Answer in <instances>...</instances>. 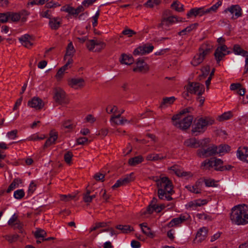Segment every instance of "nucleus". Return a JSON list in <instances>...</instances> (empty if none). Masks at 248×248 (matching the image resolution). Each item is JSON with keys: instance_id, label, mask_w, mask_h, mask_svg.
<instances>
[{"instance_id": "obj_1", "label": "nucleus", "mask_w": 248, "mask_h": 248, "mask_svg": "<svg viewBox=\"0 0 248 248\" xmlns=\"http://www.w3.org/2000/svg\"><path fill=\"white\" fill-rule=\"evenodd\" d=\"M154 180L156 182L158 187V196L160 200L166 199L167 201L172 200L169 194L174 193L171 182L167 177H156Z\"/></svg>"}, {"instance_id": "obj_2", "label": "nucleus", "mask_w": 248, "mask_h": 248, "mask_svg": "<svg viewBox=\"0 0 248 248\" xmlns=\"http://www.w3.org/2000/svg\"><path fill=\"white\" fill-rule=\"evenodd\" d=\"M232 223L240 225L248 223V205H237L233 207L230 215Z\"/></svg>"}, {"instance_id": "obj_3", "label": "nucleus", "mask_w": 248, "mask_h": 248, "mask_svg": "<svg viewBox=\"0 0 248 248\" xmlns=\"http://www.w3.org/2000/svg\"><path fill=\"white\" fill-rule=\"evenodd\" d=\"M214 123V120L211 117H201L194 123L192 126L191 132L195 136H197L203 133L208 126L213 124Z\"/></svg>"}, {"instance_id": "obj_4", "label": "nucleus", "mask_w": 248, "mask_h": 248, "mask_svg": "<svg viewBox=\"0 0 248 248\" xmlns=\"http://www.w3.org/2000/svg\"><path fill=\"white\" fill-rule=\"evenodd\" d=\"M193 118L192 115L182 118L180 114L174 115L171 120L173 124L177 128L184 130L188 129L191 125Z\"/></svg>"}, {"instance_id": "obj_5", "label": "nucleus", "mask_w": 248, "mask_h": 248, "mask_svg": "<svg viewBox=\"0 0 248 248\" xmlns=\"http://www.w3.org/2000/svg\"><path fill=\"white\" fill-rule=\"evenodd\" d=\"M211 51L210 48L206 47L205 45H203L199 48V52L192 59L191 63L194 66H197L200 64L204 59L207 55Z\"/></svg>"}, {"instance_id": "obj_6", "label": "nucleus", "mask_w": 248, "mask_h": 248, "mask_svg": "<svg viewBox=\"0 0 248 248\" xmlns=\"http://www.w3.org/2000/svg\"><path fill=\"white\" fill-rule=\"evenodd\" d=\"M106 46L103 41L95 39L88 40L86 42V46L89 51L93 52H100Z\"/></svg>"}, {"instance_id": "obj_7", "label": "nucleus", "mask_w": 248, "mask_h": 248, "mask_svg": "<svg viewBox=\"0 0 248 248\" xmlns=\"http://www.w3.org/2000/svg\"><path fill=\"white\" fill-rule=\"evenodd\" d=\"M188 93L192 94H197L199 95H202L204 92L203 85L198 82H191L186 87Z\"/></svg>"}, {"instance_id": "obj_8", "label": "nucleus", "mask_w": 248, "mask_h": 248, "mask_svg": "<svg viewBox=\"0 0 248 248\" xmlns=\"http://www.w3.org/2000/svg\"><path fill=\"white\" fill-rule=\"evenodd\" d=\"M209 142V139H205L202 141L197 140L195 138H190L184 141V145L188 147L197 148L203 146Z\"/></svg>"}, {"instance_id": "obj_9", "label": "nucleus", "mask_w": 248, "mask_h": 248, "mask_svg": "<svg viewBox=\"0 0 248 248\" xmlns=\"http://www.w3.org/2000/svg\"><path fill=\"white\" fill-rule=\"evenodd\" d=\"M53 99L56 103L60 105L67 103L65 98V93L60 88H56L54 89Z\"/></svg>"}, {"instance_id": "obj_10", "label": "nucleus", "mask_w": 248, "mask_h": 248, "mask_svg": "<svg viewBox=\"0 0 248 248\" xmlns=\"http://www.w3.org/2000/svg\"><path fill=\"white\" fill-rule=\"evenodd\" d=\"M154 48V46L151 44H146L136 48L133 51V55H143L152 52Z\"/></svg>"}, {"instance_id": "obj_11", "label": "nucleus", "mask_w": 248, "mask_h": 248, "mask_svg": "<svg viewBox=\"0 0 248 248\" xmlns=\"http://www.w3.org/2000/svg\"><path fill=\"white\" fill-rule=\"evenodd\" d=\"M217 146L213 145L206 149H201L197 151V155L200 157L204 158L216 154Z\"/></svg>"}, {"instance_id": "obj_12", "label": "nucleus", "mask_w": 248, "mask_h": 248, "mask_svg": "<svg viewBox=\"0 0 248 248\" xmlns=\"http://www.w3.org/2000/svg\"><path fill=\"white\" fill-rule=\"evenodd\" d=\"M28 105L36 110H39L43 108L45 106V103L39 97H34L28 101Z\"/></svg>"}, {"instance_id": "obj_13", "label": "nucleus", "mask_w": 248, "mask_h": 248, "mask_svg": "<svg viewBox=\"0 0 248 248\" xmlns=\"http://www.w3.org/2000/svg\"><path fill=\"white\" fill-rule=\"evenodd\" d=\"M149 70L148 65L143 60H139L136 62V66L133 69L134 72L146 73Z\"/></svg>"}, {"instance_id": "obj_14", "label": "nucleus", "mask_w": 248, "mask_h": 248, "mask_svg": "<svg viewBox=\"0 0 248 248\" xmlns=\"http://www.w3.org/2000/svg\"><path fill=\"white\" fill-rule=\"evenodd\" d=\"M68 85L72 88L78 89L84 85V80L82 78H73L68 81Z\"/></svg>"}, {"instance_id": "obj_15", "label": "nucleus", "mask_w": 248, "mask_h": 248, "mask_svg": "<svg viewBox=\"0 0 248 248\" xmlns=\"http://www.w3.org/2000/svg\"><path fill=\"white\" fill-rule=\"evenodd\" d=\"M19 40L21 44L26 48H30L32 45V41L33 39L31 36L28 34H26L19 38Z\"/></svg>"}, {"instance_id": "obj_16", "label": "nucleus", "mask_w": 248, "mask_h": 248, "mask_svg": "<svg viewBox=\"0 0 248 248\" xmlns=\"http://www.w3.org/2000/svg\"><path fill=\"white\" fill-rule=\"evenodd\" d=\"M237 156L241 160L248 162V148L240 147L237 151Z\"/></svg>"}, {"instance_id": "obj_17", "label": "nucleus", "mask_w": 248, "mask_h": 248, "mask_svg": "<svg viewBox=\"0 0 248 248\" xmlns=\"http://www.w3.org/2000/svg\"><path fill=\"white\" fill-rule=\"evenodd\" d=\"M8 224L9 226L15 228L21 229L22 227V223L18 219V216L16 214H14L12 217L9 220Z\"/></svg>"}, {"instance_id": "obj_18", "label": "nucleus", "mask_w": 248, "mask_h": 248, "mask_svg": "<svg viewBox=\"0 0 248 248\" xmlns=\"http://www.w3.org/2000/svg\"><path fill=\"white\" fill-rule=\"evenodd\" d=\"M227 11H229L232 14L234 15V17L233 16L232 17L237 18L241 16V9L238 5H232L230 8L225 10L226 12Z\"/></svg>"}, {"instance_id": "obj_19", "label": "nucleus", "mask_w": 248, "mask_h": 248, "mask_svg": "<svg viewBox=\"0 0 248 248\" xmlns=\"http://www.w3.org/2000/svg\"><path fill=\"white\" fill-rule=\"evenodd\" d=\"M62 24V21L59 17H52L49 20L48 24L52 30H57Z\"/></svg>"}, {"instance_id": "obj_20", "label": "nucleus", "mask_w": 248, "mask_h": 248, "mask_svg": "<svg viewBox=\"0 0 248 248\" xmlns=\"http://www.w3.org/2000/svg\"><path fill=\"white\" fill-rule=\"evenodd\" d=\"M207 234V229L205 227L201 228L197 232L196 236V240L198 243H201L204 240Z\"/></svg>"}, {"instance_id": "obj_21", "label": "nucleus", "mask_w": 248, "mask_h": 248, "mask_svg": "<svg viewBox=\"0 0 248 248\" xmlns=\"http://www.w3.org/2000/svg\"><path fill=\"white\" fill-rule=\"evenodd\" d=\"M205 14V10H204L203 8H193L189 11V12L187 14L186 16H187L188 17H189L192 16H202Z\"/></svg>"}, {"instance_id": "obj_22", "label": "nucleus", "mask_w": 248, "mask_h": 248, "mask_svg": "<svg viewBox=\"0 0 248 248\" xmlns=\"http://www.w3.org/2000/svg\"><path fill=\"white\" fill-rule=\"evenodd\" d=\"M201 169L204 170H210L214 168V159H206L201 165Z\"/></svg>"}, {"instance_id": "obj_23", "label": "nucleus", "mask_w": 248, "mask_h": 248, "mask_svg": "<svg viewBox=\"0 0 248 248\" xmlns=\"http://www.w3.org/2000/svg\"><path fill=\"white\" fill-rule=\"evenodd\" d=\"M58 138V134L57 133L51 131L50 133V137L45 142L44 147L46 148L51 144L55 143V141Z\"/></svg>"}, {"instance_id": "obj_24", "label": "nucleus", "mask_w": 248, "mask_h": 248, "mask_svg": "<svg viewBox=\"0 0 248 248\" xmlns=\"http://www.w3.org/2000/svg\"><path fill=\"white\" fill-rule=\"evenodd\" d=\"M120 61L122 64L130 65L133 63L134 59L131 56L123 54L121 55Z\"/></svg>"}, {"instance_id": "obj_25", "label": "nucleus", "mask_w": 248, "mask_h": 248, "mask_svg": "<svg viewBox=\"0 0 248 248\" xmlns=\"http://www.w3.org/2000/svg\"><path fill=\"white\" fill-rule=\"evenodd\" d=\"M186 219V216L181 215L179 217L174 218L169 223L168 226L171 227L182 223Z\"/></svg>"}, {"instance_id": "obj_26", "label": "nucleus", "mask_w": 248, "mask_h": 248, "mask_svg": "<svg viewBox=\"0 0 248 248\" xmlns=\"http://www.w3.org/2000/svg\"><path fill=\"white\" fill-rule=\"evenodd\" d=\"M142 232L148 237L153 238L154 236V233L152 232L150 228L148 227L146 223H143L140 224Z\"/></svg>"}, {"instance_id": "obj_27", "label": "nucleus", "mask_w": 248, "mask_h": 248, "mask_svg": "<svg viewBox=\"0 0 248 248\" xmlns=\"http://www.w3.org/2000/svg\"><path fill=\"white\" fill-rule=\"evenodd\" d=\"M143 157L141 155H138L134 157L130 158L128 160V164L131 166H135L143 161Z\"/></svg>"}, {"instance_id": "obj_28", "label": "nucleus", "mask_w": 248, "mask_h": 248, "mask_svg": "<svg viewBox=\"0 0 248 248\" xmlns=\"http://www.w3.org/2000/svg\"><path fill=\"white\" fill-rule=\"evenodd\" d=\"M22 183V180L19 178H15L8 187L6 192L10 193L16 188L19 186V184Z\"/></svg>"}, {"instance_id": "obj_29", "label": "nucleus", "mask_w": 248, "mask_h": 248, "mask_svg": "<svg viewBox=\"0 0 248 248\" xmlns=\"http://www.w3.org/2000/svg\"><path fill=\"white\" fill-rule=\"evenodd\" d=\"M75 49L73 46L72 43L70 42L67 46L66 54L64 56V60H66L68 56L72 57L74 55L75 53Z\"/></svg>"}, {"instance_id": "obj_30", "label": "nucleus", "mask_w": 248, "mask_h": 248, "mask_svg": "<svg viewBox=\"0 0 248 248\" xmlns=\"http://www.w3.org/2000/svg\"><path fill=\"white\" fill-rule=\"evenodd\" d=\"M233 49L235 54L241 55L243 56H248V52L243 49L239 45H235Z\"/></svg>"}, {"instance_id": "obj_31", "label": "nucleus", "mask_w": 248, "mask_h": 248, "mask_svg": "<svg viewBox=\"0 0 248 248\" xmlns=\"http://www.w3.org/2000/svg\"><path fill=\"white\" fill-rule=\"evenodd\" d=\"M175 100L176 98L174 96L165 97L163 99L162 102L160 105V107L162 108L164 106H168L169 105H170L173 103Z\"/></svg>"}, {"instance_id": "obj_32", "label": "nucleus", "mask_w": 248, "mask_h": 248, "mask_svg": "<svg viewBox=\"0 0 248 248\" xmlns=\"http://www.w3.org/2000/svg\"><path fill=\"white\" fill-rule=\"evenodd\" d=\"M165 156H160L159 154H151L147 155L146 158L149 161H158L165 158Z\"/></svg>"}, {"instance_id": "obj_33", "label": "nucleus", "mask_w": 248, "mask_h": 248, "mask_svg": "<svg viewBox=\"0 0 248 248\" xmlns=\"http://www.w3.org/2000/svg\"><path fill=\"white\" fill-rule=\"evenodd\" d=\"M230 150V147L226 144H221L217 146L216 154L225 153L228 152Z\"/></svg>"}, {"instance_id": "obj_34", "label": "nucleus", "mask_w": 248, "mask_h": 248, "mask_svg": "<svg viewBox=\"0 0 248 248\" xmlns=\"http://www.w3.org/2000/svg\"><path fill=\"white\" fill-rule=\"evenodd\" d=\"M223 161L218 158L214 159V167L215 170L217 171H222Z\"/></svg>"}, {"instance_id": "obj_35", "label": "nucleus", "mask_w": 248, "mask_h": 248, "mask_svg": "<svg viewBox=\"0 0 248 248\" xmlns=\"http://www.w3.org/2000/svg\"><path fill=\"white\" fill-rule=\"evenodd\" d=\"M116 228L117 229L120 230L122 231L123 233H127L131 231H133L134 229L132 227H131L130 225H117Z\"/></svg>"}, {"instance_id": "obj_36", "label": "nucleus", "mask_w": 248, "mask_h": 248, "mask_svg": "<svg viewBox=\"0 0 248 248\" xmlns=\"http://www.w3.org/2000/svg\"><path fill=\"white\" fill-rule=\"evenodd\" d=\"M171 7L177 12H182L184 10V5L177 0L171 4Z\"/></svg>"}, {"instance_id": "obj_37", "label": "nucleus", "mask_w": 248, "mask_h": 248, "mask_svg": "<svg viewBox=\"0 0 248 248\" xmlns=\"http://www.w3.org/2000/svg\"><path fill=\"white\" fill-rule=\"evenodd\" d=\"M133 175V173H131L130 174L126 175L125 177L120 179L123 186L126 185L134 180V178L132 177Z\"/></svg>"}, {"instance_id": "obj_38", "label": "nucleus", "mask_w": 248, "mask_h": 248, "mask_svg": "<svg viewBox=\"0 0 248 248\" xmlns=\"http://www.w3.org/2000/svg\"><path fill=\"white\" fill-rule=\"evenodd\" d=\"M161 1V0H148L144 5L146 7L153 8L155 6L159 5Z\"/></svg>"}, {"instance_id": "obj_39", "label": "nucleus", "mask_w": 248, "mask_h": 248, "mask_svg": "<svg viewBox=\"0 0 248 248\" xmlns=\"http://www.w3.org/2000/svg\"><path fill=\"white\" fill-rule=\"evenodd\" d=\"M226 54L219 50L218 49H216L214 56L217 63H219L222 59L225 56Z\"/></svg>"}, {"instance_id": "obj_40", "label": "nucleus", "mask_w": 248, "mask_h": 248, "mask_svg": "<svg viewBox=\"0 0 248 248\" xmlns=\"http://www.w3.org/2000/svg\"><path fill=\"white\" fill-rule=\"evenodd\" d=\"M109 222H97L95 224L94 226H93L90 229V232L95 231L96 230L100 228H104L108 226V223Z\"/></svg>"}, {"instance_id": "obj_41", "label": "nucleus", "mask_w": 248, "mask_h": 248, "mask_svg": "<svg viewBox=\"0 0 248 248\" xmlns=\"http://www.w3.org/2000/svg\"><path fill=\"white\" fill-rule=\"evenodd\" d=\"M199 183H196L194 186H186L190 192L198 194L201 193V189L199 187Z\"/></svg>"}, {"instance_id": "obj_42", "label": "nucleus", "mask_w": 248, "mask_h": 248, "mask_svg": "<svg viewBox=\"0 0 248 248\" xmlns=\"http://www.w3.org/2000/svg\"><path fill=\"white\" fill-rule=\"evenodd\" d=\"M61 10L62 11H64L71 14L72 15H75V8L70 6L69 5H66L62 7Z\"/></svg>"}, {"instance_id": "obj_43", "label": "nucleus", "mask_w": 248, "mask_h": 248, "mask_svg": "<svg viewBox=\"0 0 248 248\" xmlns=\"http://www.w3.org/2000/svg\"><path fill=\"white\" fill-rule=\"evenodd\" d=\"M46 232L44 230L41 229H38L34 232V236L37 238H44L46 236Z\"/></svg>"}, {"instance_id": "obj_44", "label": "nucleus", "mask_w": 248, "mask_h": 248, "mask_svg": "<svg viewBox=\"0 0 248 248\" xmlns=\"http://www.w3.org/2000/svg\"><path fill=\"white\" fill-rule=\"evenodd\" d=\"M73 155L71 152L68 151L64 155V160L67 164H71Z\"/></svg>"}, {"instance_id": "obj_45", "label": "nucleus", "mask_w": 248, "mask_h": 248, "mask_svg": "<svg viewBox=\"0 0 248 248\" xmlns=\"http://www.w3.org/2000/svg\"><path fill=\"white\" fill-rule=\"evenodd\" d=\"M25 195L24 191L23 189H18L14 192V196L16 199H21Z\"/></svg>"}, {"instance_id": "obj_46", "label": "nucleus", "mask_w": 248, "mask_h": 248, "mask_svg": "<svg viewBox=\"0 0 248 248\" xmlns=\"http://www.w3.org/2000/svg\"><path fill=\"white\" fill-rule=\"evenodd\" d=\"M112 123L115 125H123L125 123H130V121H128V120L123 117L122 118H120V119L116 120V121H114Z\"/></svg>"}, {"instance_id": "obj_47", "label": "nucleus", "mask_w": 248, "mask_h": 248, "mask_svg": "<svg viewBox=\"0 0 248 248\" xmlns=\"http://www.w3.org/2000/svg\"><path fill=\"white\" fill-rule=\"evenodd\" d=\"M170 25V23L168 22L166 18H164L162 19L161 23L158 24V27L162 28L163 29L167 30V27H168Z\"/></svg>"}, {"instance_id": "obj_48", "label": "nucleus", "mask_w": 248, "mask_h": 248, "mask_svg": "<svg viewBox=\"0 0 248 248\" xmlns=\"http://www.w3.org/2000/svg\"><path fill=\"white\" fill-rule=\"evenodd\" d=\"M232 117V113L230 111L225 112L218 117L219 121L228 120Z\"/></svg>"}, {"instance_id": "obj_49", "label": "nucleus", "mask_w": 248, "mask_h": 248, "mask_svg": "<svg viewBox=\"0 0 248 248\" xmlns=\"http://www.w3.org/2000/svg\"><path fill=\"white\" fill-rule=\"evenodd\" d=\"M20 16L17 13H9V20L16 22L19 20Z\"/></svg>"}, {"instance_id": "obj_50", "label": "nucleus", "mask_w": 248, "mask_h": 248, "mask_svg": "<svg viewBox=\"0 0 248 248\" xmlns=\"http://www.w3.org/2000/svg\"><path fill=\"white\" fill-rule=\"evenodd\" d=\"M105 174L102 173L97 172L93 175V178L97 181L104 182L105 181Z\"/></svg>"}, {"instance_id": "obj_51", "label": "nucleus", "mask_w": 248, "mask_h": 248, "mask_svg": "<svg viewBox=\"0 0 248 248\" xmlns=\"http://www.w3.org/2000/svg\"><path fill=\"white\" fill-rule=\"evenodd\" d=\"M122 34L124 35H127L129 37H131L133 35L136 34V32L131 29H127L123 31Z\"/></svg>"}, {"instance_id": "obj_52", "label": "nucleus", "mask_w": 248, "mask_h": 248, "mask_svg": "<svg viewBox=\"0 0 248 248\" xmlns=\"http://www.w3.org/2000/svg\"><path fill=\"white\" fill-rule=\"evenodd\" d=\"M118 110V108L116 106H108L106 108V111L108 114L115 113Z\"/></svg>"}, {"instance_id": "obj_53", "label": "nucleus", "mask_w": 248, "mask_h": 248, "mask_svg": "<svg viewBox=\"0 0 248 248\" xmlns=\"http://www.w3.org/2000/svg\"><path fill=\"white\" fill-rule=\"evenodd\" d=\"M201 71L202 74L201 76L205 78L210 72V66L209 65L205 66L201 69Z\"/></svg>"}, {"instance_id": "obj_54", "label": "nucleus", "mask_w": 248, "mask_h": 248, "mask_svg": "<svg viewBox=\"0 0 248 248\" xmlns=\"http://www.w3.org/2000/svg\"><path fill=\"white\" fill-rule=\"evenodd\" d=\"M75 197V196H72L71 195H61L60 196V199L61 201L67 202L73 199Z\"/></svg>"}, {"instance_id": "obj_55", "label": "nucleus", "mask_w": 248, "mask_h": 248, "mask_svg": "<svg viewBox=\"0 0 248 248\" xmlns=\"http://www.w3.org/2000/svg\"><path fill=\"white\" fill-rule=\"evenodd\" d=\"M166 19L167 20L168 22L170 23V25L176 21H182V18H178L176 16H170L167 18H166Z\"/></svg>"}, {"instance_id": "obj_56", "label": "nucleus", "mask_w": 248, "mask_h": 248, "mask_svg": "<svg viewBox=\"0 0 248 248\" xmlns=\"http://www.w3.org/2000/svg\"><path fill=\"white\" fill-rule=\"evenodd\" d=\"M62 126L65 128L72 129L74 126L70 120H66L63 122Z\"/></svg>"}, {"instance_id": "obj_57", "label": "nucleus", "mask_w": 248, "mask_h": 248, "mask_svg": "<svg viewBox=\"0 0 248 248\" xmlns=\"http://www.w3.org/2000/svg\"><path fill=\"white\" fill-rule=\"evenodd\" d=\"M9 20V13H0V22L5 23Z\"/></svg>"}, {"instance_id": "obj_58", "label": "nucleus", "mask_w": 248, "mask_h": 248, "mask_svg": "<svg viewBox=\"0 0 248 248\" xmlns=\"http://www.w3.org/2000/svg\"><path fill=\"white\" fill-rule=\"evenodd\" d=\"M17 130H14L7 133L8 137L11 139H15L17 137Z\"/></svg>"}, {"instance_id": "obj_59", "label": "nucleus", "mask_w": 248, "mask_h": 248, "mask_svg": "<svg viewBox=\"0 0 248 248\" xmlns=\"http://www.w3.org/2000/svg\"><path fill=\"white\" fill-rule=\"evenodd\" d=\"M87 141L88 139L86 137H81L77 139V142L78 145L84 144Z\"/></svg>"}, {"instance_id": "obj_60", "label": "nucleus", "mask_w": 248, "mask_h": 248, "mask_svg": "<svg viewBox=\"0 0 248 248\" xmlns=\"http://www.w3.org/2000/svg\"><path fill=\"white\" fill-rule=\"evenodd\" d=\"M192 110H193V109L191 107H188L186 108L183 109V110H181L178 114H180V116H181L182 115H184L185 114H186V113H189L191 112Z\"/></svg>"}, {"instance_id": "obj_61", "label": "nucleus", "mask_w": 248, "mask_h": 248, "mask_svg": "<svg viewBox=\"0 0 248 248\" xmlns=\"http://www.w3.org/2000/svg\"><path fill=\"white\" fill-rule=\"evenodd\" d=\"M132 150V148L131 145L130 143H128V146L126 149H124L123 153L124 154V155H129Z\"/></svg>"}, {"instance_id": "obj_62", "label": "nucleus", "mask_w": 248, "mask_h": 248, "mask_svg": "<svg viewBox=\"0 0 248 248\" xmlns=\"http://www.w3.org/2000/svg\"><path fill=\"white\" fill-rule=\"evenodd\" d=\"M64 71H63L61 68L59 69L57 72L55 77L57 80H60L63 77Z\"/></svg>"}, {"instance_id": "obj_63", "label": "nucleus", "mask_w": 248, "mask_h": 248, "mask_svg": "<svg viewBox=\"0 0 248 248\" xmlns=\"http://www.w3.org/2000/svg\"><path fill=\"white\" fill-rule=\"evenodd\" d=\"M36 189V185L32 182L29 186V189H28V193L30 194H31L33 193V192L35 191Z\"/></svg>"}, {"instance_id": "obj_64", "label": "nucleus", "mask_w": 248, "mask_h": 248, "mask_svg": "<svg viewBox=\"0 0 248 248\" xmlns=\"http://www.w3.org/2000/svg\"><path fill=\"white\" fill-rule=\"evenodd\" d=\"M23 97L21 96L18 99H17L14 106L13 110H16L17 109L18 107L21 105Z\"/></svg>"}]
</instances>
